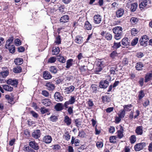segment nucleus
Here are the masks:
<instances>
[{
  "label": "nucleus",
  "mask_w": 152,
  "mask_h": 152,
  "mask_svg": "<svg viewBox=\"0 0 152 152\" xmlns=\"http://www.w3.org/2000/svg\"><path fill=\"white\" fill-rule=\"evenodd\" d=\"M13 40V37H10L7 41L5 46L6 48L8 49L10 52L12 53H14L15 50V46L13 45H11Z\"/></svg>",
  "instance_id": "f257e3e1"
},
{
  "label": "nucleus",
  "mask_w": 152,
  "mask_h": 152,
  "mask_svg": "<svg viewBox=\"0 0 152 152\" xmlns=\"http://www.w3.org/2000/svg\"><path fill=\"white\" fill-rule=\"evenodd\" d=\"M113 31L115 34V37L116 40L121 39L122 36V28L121 27L117 26L113 29Z\"/></svg>",
  "instance_id": "f03ea898"
},
{
  "label": "nucleus",
  "mask_w": 152,
  "mask_h": 152,
  "mask_svg": "<svg viewBox=\"0 0 152 152\" xmlns=\"http://www.w3.org/2000/svg\"><path fill=\"white\" fill-rule=\"evenodd\" d=\"M148 40V36L146 35L143 36L140 39V45L143 46H146Z\"/></svg>",
  "instance_id": "7ed1b4c3"
},
{
  "label": "nucleus",
  "mask_w": 152,
  "mask_h": 152,
  "mask_svg": "<svg viewBox=\"0 0 152 152\" xmlns=\"http://www.w3.org/2000/svg\"><path fill=\"white\" fill-rule=\"evenodd\" d=\"M146 146V144L144 142L138 143L134 146V149L136 151H139L142 150Z\"/></svg>",
  "instance_id": "20e7f679"
},
{
  "label": "nucleus",
  "mask_w": 152,
  "mask_h": 152,
  "mask_svg": "<svg viewBox=\"0 0 152 152\" xmlns=\"http://www.w3.org/2000/svg\"><path fill=\"white\" fill-rule=\"evenodd\" d=\"M75 101V99L74 96H70V98L68 101H66L64 104V106L66 108H68V106L69 104H72L74 103Z\"/></svg>",
  "instance_id": "39448f33"
},
{
  "label": "nucleus",
  "mask_w": 152,
  "mask_h": 152,
  "mask_svg": "<svg viewBox=\"0 0 152 152\" xmlns=\"http://www.w3.org/2000/svg\"><path fill=\"white\" fill-rule=\"evenodd\" d=\"M75 89V87L74 86L72 85L68 87L64 88V92L65 94H69L73 92Z\"/></svg>",
  "instance_id": "423d86ee"
},
{
  "label": "nucleus",
  "mask_w": 152,
  "mask_h": 152,
  "mask_svg": "<svg viewBox=\"0 0 152 152\" xmlns=\"http://www.w3.org/2000/svg\"><path fill=\"white\" fill-rule=\"evenodd\" d=\"M54 97L56 100L57 102H61L63 100V97L59 92H56L55 93Z\"/></svg>",
  "instance_id": "0eeeda50"
},
{
  "label": "nucleus",
  "mask_w": 152,
  "mask_h": 152,
  "mask_svg": "<svg viewBox=\"0 0 152 152\" xmlns=\"http://www.w3.org/2000/svg\"><path fill=\"white\" fill-rule=\"evenodd\" d=\"M7 83L8 84L16 87L18 84V82L16 80L10 79L7 80Z\"/></svg>",
  "instance_id": "6e6552de"
},
{
  "label": "nucleus",
  "mask_w": 152,
  "mask_h": 152,
  "mask_svg": "<svg viewBox=\"0 0 152 152\" xmlns=\"http://www.w3.org/2000/svg\"><path fill=\"white\" fill-rule=\"evenodd\" d=\"M42 103L45 106H50L52 104L51 101L49 99L45 98L42 99Z\"/></svg>",
  "instance_id": "1a4fd4ad"
},
{
  "label": "nucleus",
  "mask_w": 152,
  "mask_h": 152,
  "mask_svg": "<svg viewBox=\"0 0 152 152\" xmlns=\"http://www.w3.org/2000/svg\"><path fill=\"white\" fill-rule=\"evenodd\" d=\"M124 12V9L122 8H119L116 12V16L118 18H120L123 15Z\"/></svg>",
  "instance_id": "9d476101"
},
{
  "label": "nucleus",
  "mask_w": 152,
  "mask_h": 152,
  "mask_svg": "<svg viewBox=\"0 0 152 152\" xmlns=\"http://www.w3.org/2000/svg\"><path fill=\"white\" fill-rule=\"evenodd\" d=\"M29 146L34 150H37L39 149V146L38 144L34 141H31L29 142Z\"/></svg>",
  "instance_id": "9b49d317"
},
{
  "label": "nucleus",
  "mask_w": 152,
  "mask_h": 152,
  "mask_svg": "<svg viewBox=\"0 0 152 152\" xmlns=\"http://www.w3.org/2000/svg\"><path fill=\"white\" fill-rule=\"evenodd\" d=\"M43 76L44 78L46 80L50 79L52 77V76L50 73L48 71H46L43 72Z\"/></svg>",
  "instance_id": "f8f14e48"
},
{
  "label": "nucleus",
  "mask_w": 152,
  "mask_h": 152,
  "mask_svg": "<svg viewBox=\"0 0 152 152\" xmlns=\"http://www.w3.org/2000/svg\"><path fill=\"white\" fill-rule=\"evenodd\" d=\"M94 23L99 24L101 21V18L99 15H95L94 17Z\"/></svg>",
  "instance_id": "ddd939ff"
},
{
  "label": "nucleus",
  "mask_w": 152,
  "mask_h": 152,
  "mask_svg": "<svg viewBox=\"0 0 152 152\" xmlns=\"http://www.w3.org/2000/svg\"><path fill=\"white\" fill-rule=\"evenodd\" d=\"M69 19V17L68 15H65L62 17L60 20V22L63 23H66L68 21Z\"/></svg>",
  "instance_id": "4468645a"
},
{
  "label": "nucleus",
  "mask_w": 152,
  "mask_h": 152,
  "mask_svg": "<svg viewBox=\"0 0 152 152\" xmlns=\"http://www.w3.org/2000/svg\"><path fill=\"white\" fill-rule=\"evenodd\" d=\"M43 140L46 143H50L52 140V138L49 135L46 136L43 138Z\"/></svg>",
  "instance_id": "2eb2a0df"
},
{
  "label": "nucleus",
  "mask_w": 152,
  "mask_h": 152,
  "mask_svg": "<svg viewBox=\"0 0 152 152\" xmlns=\"http://www.w3.org/2000/svg\"><path fill=\"white\" fill-rule=\"evenodd\" d=\"M83 37L80 36H77L75 37V41L79 44H81L83 42Z\"/></svg>",
  "instance_id": "dca6fc26"
},
{
  "label": "nucleus",
  "mask_w": 152,
  "mask_h": 152,
  "mask_svg": "<svg viewBox=\"0 0 152 152\" xmlns=\"http://www.w3.org/2000/svg\"><path fill=\"white\" fill-rule=\"evenodd\" d=\"M148 1L147 0H143L140 3L139 7L141 10L144 9L147 5Z\"/></svg>",
  "instance_id": "f3484780"
},
{
  "label": "nucleus",
  "mask_w": 152,
  "mask_h": 152,
  "mask_svg": "<svg viewBox=\"0 0 152 152\" xmlns=\"http://www.w3.org/2000/svg\"><path fill=\"white\" fill-rule=\"evenodd\" d=\"M60 50L59 47H55L53 48L52 50V54L53 55H56L58 54L60 52Z\"/></svg>",
  "instance_id": "a211bd4d"
},
{
  "label": "nucleus",
  "mask_w": 152,
  "mask_h": 152,
  "mask_svg": "<svg viewBox=\"0 0 152 152\" xmlns=\"http://www.w3.org/2000/svg\"><path fill=\"white\" fill-rule=\"evenodd\" d=\"M45 86L47 87V89L50 91L53 90L55 88L54 85L51 83H46Z\"/></svg>",
  "instance_id": "6ab92c4d"
},
{
  "label": "nucleus",
  "mask_w": 152,
  "mask_h": 152,
  "mask_svg": "<svg viewBox=\"0 0 152 152\" xmlns=\"http://www.w3.org/2000/svg\"><path fill=\"white\" fill-rule=\"evenodd\" d=\"M129 39L127 38H124L122 41V44L124 46H126L129 45Z\"/></svg>",
  "instance_id": "aec40b11"
},
{
  "label": "nucleus",
  "mask_w": 152,
  "mask_h": 152,
  "mask_svg": "<svg viewBox=\"0 0 152 152\" xmlns=\"http://www.w3.org/2000/svg\"><path fill=\"white\" fill-rule=\"evenodd\" d=\"M56 110L57 111H59L62 110L63 108V105L62 103H57L55 106Z\"/></svg>",
  "instance_id": "412c9836"
},
{
  "label": "nucleus",
  "mask_w": 152,
  "mask_h": 152,
  "mask_svg": "<svg viewBox=\"0 0 152 152\" xmlns=\"http://www.w3.org/2000/svg\"><path fill=\"white\" fill-rule=\"evenodd\" d=\"M84 28L87 30H91L92 28V26L88 21H86L85 22Z\"/></svg>",
  "instance_id": "4be33fe9"
},
{
  "label": "nucleus",
  "mask_w": 152,
  "mask_h": 152,
  "mask_svg": "<svg viewBox=\"0 0 152 152\" xmlns=\"http://www.w3.org/2000/svg\"><path fill=\"white\" fill-rule=\"evenodd\" d=\"M73 59H70L67 60L66 61V68L67 69L69 68L72 65Z\"/></svg>",
  "instance_id": "5701e85b"
},
{
  "label": "nucleus",
  "mask_w": 152,
  "mask_h": 152,
  "mask_svg": "<svg viewBox=\"0 0 152 152\" xmlns=\"http://www.w3.org/2000/svg\"><path fill=\"white\" fill-rule=\"evenodd\" d=\"M3 88L6 91H12L13 88L12 87L6 85H4L2 86Z\"/></svg>",
  "instance_id": "b1692460"
},
{
  "label": "nucleus",
  "mask_w": 152,
  "mask_h": 152,
  "mask_svg": "<svg viewBox=\"0 0 152 152\" xmlns=\"http://www.w3.org/2000/svg\"><path fill=\"white\" fill-rule=\"evenodd\" d=\"M143 66L142 63L138 62L136 64L135 67L137 70H140L142 69Z\"/></svg>",
  "instance_id": "393cba45"
},
{
  "label": "nucleus",
  "mask_w": 152,
  "mask_h": 152,
  "mask_svg": "<svg viewBox=\"0 0 152 152\" xmlns=\"http://www.w3.org/2000/svg\"><path fill=\"white\" fill-rule=\"evenodd\" d=\"M64 121L67 125H69L71 123V120L67 115H66L64 118Z\"/></svg>",
  "instance_id": "a878e982"
},
{
  "label": "nucleus",
  "mask_w": 152,
  "mask_h": 152,
  "mask_svg": "<svg viewBox=\"0 0 152 152\" xmlns=\"http://www.w3.org/2000/svg\"><path fill=\"white\" fill-rule=\"evenodd\" d=\"M152 77V74L147 73L145 75V82L146 83L149 81L151 80Z\"/></svg>",
  "instance_id": "bb28decb"
},
{
  "label": "nucleus",
  "mask_w": 152,
  "mask_h": 152,
  "mask_svg": "<svg viewBox=\"0 0 152 152\" xmlns=\"http://www.w3.org/2000/svg\"><path fill=\"white\" fill-rule=\"evenodd\" d=\"M50 71L52 73L56 74L57 71V69L56 67L54 66H52L49 69Z\"/></svg>",
  "instance_id": "cd10ccee"
},
{
  "label": "nucleus",
  "mask_w": 152,
  "mask_h": 152,
  "mask_svg": "<svg viewBox=\"0 0 152 152\" xmlns=\"http://www.w3.org/2000/svg\"><path fill=\"white\" fill-rule=\"evenodd\" d=\"M14 62L16 65H20L23 63V60L22 58H17L15 60Z\"/></svg>",
  "instance_id": "c85d7f7f"
},
{
  "label": "nucleus",
  "mask_w": 152,
  "mask_h": 152,
  "mask_svg": "<svg viewBox=\"0 0 152 152\" xmlns=\"http://www.w3.org/2000/svg\"><path fill=\"white\" fill-rule=\"evenodd\" d=\"M131 104L125 105L124 106V110L125 111H129L131 110V108L132 107Z\"/></svg>",
  "instance_id": "c756f323"
},
{
  "label": "nucleus",
  "mask_w": 152,
  "mask_h": 152,
  "mask_svg": "<svg viewBox=\"0 0 152 152\" xmlns=\"http://www.w3.org/2000/svg\"><path fill=\"white\" fill-rule=\"evenodd\" d=\"M13 72L15 73H20L22 71V68L20 66H17L13 68Z\"/></svg>",
  "instance_id": "7c9ffc66"
},
{
  "label": "nucleus",
  "mask_w": 152,
  "mask_h": 152,
  "mask_svg": "<svg viewBox=\"0 0 152 152\" xmlns=\"http://www.w3.org/2000/svg\"><path fill=\"white\" fill-rule=\"evenodd\" d=\"M9 74V72L6 71L0 73V76L2 77V78L6 77Z\"/></svg>",
  "instance_id": "2f4dec72"
},
{
  "label": "nucleus",
  "mask_w": 152,
  "mask_h": 152,
  "mask_svg": "<svg viewBox=\"0 0 152 152\" xmlns=\"http://www.w3.org/2000/svg\"><path fill=\"white\" fill-rule=\"evenodd\" d=\"M117 68L116 66H114L111 67L110 69V72L111 74L114 75L115 74V72L117 71Z\"/></svg>",
  "instance_id": "473e14b6"
},
{
  "label": "nucleus",
  "mask_w": 152,
  "mask_h": 152,
  "mask_svg": "<svg viewBox=\"0 0 152 152\" xmlns=\"http://www.w3.org/2000/svg\"><path fill=\"white\" fill-rule=\"evenodd\" d=\"M137 7V3H135L131 4L130 9L132 12H134L136 10Z\"/></svg>",
  "instance_id": "72a5a7b5"
},
{
  "label": "nucleus",
  "mask_w": 152,
  "mask_h": 152,
  "mask_svg": "<svg viewBox=\"0 0 152 152\" xmlns=\"http://www.w3.org/2000/svg\"><path fill=\"white\" fill-rule=\"evenodd\" d=\"M143 128L142 126H139L137 127L135 130L136 133H142Z\"/></svg>",
  "instance_id": "f704fd0d"
},
{
  "label": "nucleus",
  "mask_w": 152,
  "mask_h": 152,
  "mask_svg": "<svg viewBox=\"0 0 152 152\" xmlns=\"http://www.w3.org/2000/svg\"><path fill=\"white\" fill-rule=\"evenodd\" d=\"M90 89L92 92L96 93L97 90V88L96 87V85L95 84H92L91 86Z\"/></svg>",
  "instance_id": "c9c22d12"
},
{
  "label": "nucleus",
  "mask_w": 152,
  "mask_h": 152,
  "mask_svg": "<svg viewBox=\"0 0 152 152\" xmlns=\"http://www.w3.org/2000/svg\"><path fill=\"white\" fill-rule=\"evenodd\" d=\"M138 38L137 37H136L132 41L131 44L132 46H134L136 45L138 42Z\"/></svg>",
  "instance_id": "e433bc0d"
},
{
  "label": "nucleus",
  "mask_w": 152,
  "mask_h": 152,
  "mask_svg": "<svg viewBox=\"0 0 152 152\" xmlns=\"http://www.w3.org/2000/svg\"><path fill=\"white\" fill-rule=\"evenodd\" d=\"M121 46V44L120 42H114L112 47L113 48L117 49L119 48Z\"/></svg>",
  "instance_id": "4c0bfd02"
},
{
  "label": "nucleus",
  "mask_w": 152,
  "mask_h": 152,
  "mask_svg": "<svg viewBox=\"0 0 152 152\" xmlns=\"http://www.w3.org/2000/svg\"><path fill=\"white\" fill-rule=\"evenodd\" d=\"M145 96V94L142 90H141L139 93L138 97L139 99L140 100Z\"/></svg>",
  "instance_id": "58836bf2"
},
{
  "label": "nucleus",
  "mask_w": 152,
  "mask_h": 152,
  "mask_svg": "<svg viewBox=\"0 0 152 152\" xmlns=\"http://www.w3.org/2000/svg\"><path fill=\"white\" fill-rule=\"evenodd\" d=\"M117 137L116 136H111L110 137V142L114 143L116 142Z\"/></svg>",
  "instance_id": "ea45409f"
},
{
  "label": "nucleus",
  "mask_w": 152,
  "mask_h": 152,
  "mask_svg": "<svg viewBox=\"0 0 152 152\" xmlns=\"http://www.w3.org/2000/svg\"><path fill=\"white\" fill-rule=\"evenodd\" d=\"M57 59L59 61L62 63H65L66 61V59L62 56H58Z\"/></svg>",
  "instance_id": "a19ab883"
},
{
  "label": "nucleus",
  "mask_w": 152,
  "mask_h": 152,
  "mask_svg": "<svg viewBox=\"0 0 152 152\" xmlns=\"http://www.w3.org/2000/svg\"><path fill=\"white\" fill-rule=\"evenodd\" d=\"M130 142L131 143H134L136 141V137L134 135H132L130 138Z\"/></svg>",
  "instance_id": "79ce46f5"
},
{
  "label": "nucleus",
  "mask_w": 152,
  "mask_h": 152,
  "mask_svg": "<svg viewBox=\"0 0 152 152\" xmlns=\"http://www.w3.org/2000/svg\"><path fill=\"white\" fill-rule=\"evenodd\" d=\"M41 113L42 114H44L48 112L49 111V109L45 108L44 107H41L40 109Z\"/></svg>",
  "instance_id": "37998d69"
},
{
  "label": "nucleus",
  "mask_w": 152,
  "mask_h": 152,
  "mask_svg": "<svg viewBox=\"0 0 152 152\" xmlns=\"http://www.w3.org/2000/svg\"><path fill=\"white\" fill-rule=\"evenodd\" d=\"M61 37L59 35H58L56 38L55 43H56L57 44L59 45L61 43Z\"/></svg>",
  "instance_id": "c03bdc74"
},
{
  "label": "nucleus",
  "mask_w": 152,
  "mask_h": 152,
  "mask_svg": "<svg viewBox=\"0 0 152 152\" xmlns=\"http://www.w3.org/2000/svg\"><path fill=\"white\" fill-rule=\"evenodd\" d=\"M118 116L122 118L124 117L125 115V111L124 110L121 111L120 113L118 114Z\"/></svg>",
  "instance_id": "a18cd8bd"
},
{
  "label": "nucleus",
  "mask_w": 152,
  "mask_h": 152,
  "mask_svg": "<svg viewBox=\"0 0 152 152\" xmlns=\"http://www.w3.org/2000/svg\"><path fill=\"white\" fill-rule=\"evenodd\" d=\"M99 86L100 88H104V80H102L99 83Z\"/></svg>",
  "instance_id": "49530a36"
},
{
  "label": "nucleus",
  "mask_w": 152,
  "mask_h": 152,
  "mask_svg": "<svg viewBox=\"0 0 152 152\" xmlns=\"http://www.w3.org/2000/svg\"><path fill=\"white\" fill-rule=\"evenodd\" d=\"M138 19L136 18L132 17L131 18L130 21L131 23H136L138 22Z\"/></svg>",
  "instance_id": "de8ad7c7"
},
{
  "label": "nucleus",
  "mask_w": 152,
  "mask_h": 152,
  "mask_svg": "<svg viewBox=\"0 0 152 152\" xmlns=\"http://www.w3.org/2000/svg\"><path fill=\"white\" fill-rule=\"evenodd\" d=\"M105 38L107 40H111L112 39V37L111 34L109 33H107L105 36Z\"/></svg>",
  "instance_id": "09e8293b"
},
{
  "label": "nucleus",
  "mask_w": 152,
  "mask_h": 152,
  "mask_svg": "<svg viewBox=\"0 0 152 152\" xmlns=\"http://www.w3.org/2000/svg\"><path fill=\"white\" fill-rule=\"evenodd\" d=\"M56 60V58L54 57H50L48 60V62L50 63L54 62Z\"/></svg>",
  "instance_id": "8fccbe9b"
},
{
  "label": "nucleus",
  "mask_w": 152,
  "mask_h": 152,
  "mask_svg": "<svg viewBox=\"0 0 152 152\" xmlns=\"http://www.w3.org/2000/svg\"><path fill=\"white\" fill-rule=\"evenodd\" d=\"M41 94L44 96L46 97H48L49 95V93L48 92L46 91L43 90L42 91Z\"/></svg>",
  "instance_id": "3c124183"
},
{
  "label": "nucleus",
  "mask_w": 152,
  "mask_h": 152,
  "mask_svg": "<svg viewBox=\"0 0 152 152\" xmlns=\"http://www.w3.org/2000/svg\"><path fill=\"white\" fill-rule=\"evenodd\" d=\"M138 32V31L135 28H132L131 31V33L132 35L135 36Z\"/></svg>",
  "instance_id": "603ef678"
},
{
  "label": "nucleus",
  "mask_w": 152,
  "mask_h": 152,
  "mask_svg": "<svg viewBox=\"0 0 152 152\" xmlns=\"http://www.w3.org/2000/svg\"><path fill=\"white\" fill-rule=\"evenodd\" d=\"M15 42L16 46H18L21 45V41L18 39H17L15 40Z\"/></svg>",
  "instance_id": "864d4df0"
},
{
  "label": "nucleus",
  "mask_w": 152,
  "mask_h": 152,
  "mask_svg": "<svg viewBox=\"0 0 152 152\" xmlns=\"http://www.w3.org/2000/svg\"><path fill=\"white\" fill-rule=\"evenodd\" d=\"M117 53L116 51H113L110 54V56L112 58H114L117 56Z\"/></svg>",
  "instance_id": "5fc2aeb1"
},
{
  "label": "nucleus",
  "mask_w": 152,
  "mask_h": 152,
  "mask_svg": "<svg viewBox=\"0 0 152 152\" xmlns=\"http://www.w3.org/2000/svg\"><path fill=\"white\" fill-rule=\"evenodd\" d=\"M31 113L32 114V116L34 118H37L38 117V114L34 111H31Z\"/></svg>",
  "instance_id": "6e6d98bb"
},
{
  "label": "nucleus",
  "mask_w": 152,
  "mask_h": 152,
  "mask_svg": "<svg viewBox=\"0 0 152 152\" xmlns=\"http://www.w3.org/2000/svg\"><path fill=\"white\" fill-rule=\"evenodd\" d=\"M73 107H69L68 108V112L70 114H71L73 113Z\"/></svg>",
  "instance_id": "4d7b16f0"
},
{
  "label": "nucleus",
  "mask_w": 152,
  "mask_h": 152,
  "mask_svg": "<svg viewBox=\"0 0 152 152\" xmlns=\"http://www.w3.org/2000/svg\"><path fill=\"white\" fill-rule=\"evenodd\" d=\"M88 104L89 107H92L94 105V104L92 101L91 99H89L88 101Z\"/></svg>",
  "instance_id": "13d9d810"
},
{
  "label": "nucleus",
  "mask_w": 152,
  "mask_h": 152,
  "mask_svg": "<svg viewBox=\"0 0 152 152\" xmlns=\"http://www.w3.org/2000/svg\"><path fill=\"white\" fill-rule=\"evenodd\" d=\"M32 136L36 139H38L40 137V134H32Z\"/></svg>",
  "instance_id": "bf43d9fd"
},
{
  "label": "nucleus",
  "mask_w": 152,
  "mask_h": 152,
  "mask_svg": "<svg viewBox=\"0 0 152 152\" xmlns=\"http://www.w3.org/2000/svg\"><path fill=\"white\" fill-rule=\"evenodd\" d=\"M115 131V128L113 126L110 127L109 128V132L110 133H113Z\"/></svg>",
  "instance_id": "052dcab7"
},
{
  "label": "nucleus",
  "mask_w": 152,
  "mask_h": 152,
  "mask_svg": "<svg viewBox=\"0 0 152 152\" xmlns=\"http://www.w3.org/2000/svg\"><path fill=\"white\" fill-rule=\"evenodd\" d=\"M121 118L119 117H116L115 118V121L116 123H118L121 121Z\"/></svg>",
  "instance_id": "680f3d73"
},
{
  "label": "nucleus",
  "mask_w": 152,
  "mask_h": 152,
  "mask_svg": "<svg viewBox=\"0 0 152 152\" xmlns=\"http://www.w3.org/2000/svg\"><path fill=\"white\" fill-rule=\"evenodd\" d=\"M96 145L98 148H101L103 146V144L101 142H98L96 143Z\"/></svg>",
  "instance_id": "e2e57ef3"
},
{
  "label": "nucleus",
  "mask_w": 152,
  "mask_h": 152,
  "mask_svg": "<svg viewBox=\"0 0 152 152\" xmlns=\"http://www.w3.org/2000/svg\"><path fill=\"white\" fill-rule=\"evenodd\" d=\"M144 79L143 78H140L139 81V83L141 86H142L143 85Z\"/></svg>",
  "instance_id": "0e129e2a"
},
{
  "label": "nucleus",
  "mask_w": 152,
  "mask_h": 152,
  "mask_svg": "<svg viewBox=\"0 0 152 152\" xmlns=\"http://www.w3.org/2000/svg\"><path fill=\"white\" fill-rule=\"evenodd\" d=\"M143 53L142 52L138 53L137 54V56L139 58H141L143 56Z\"/></svg>",
  "instance_id": "69168bd1"
},
{
  "label": "nucleus",
  "mask_w": 152,
  "mask_h": 152,
  "mask_svg": "<svg viewBox=\"0 0 152 152\" xmlns=\"http://www.w3.org/2000/svg\"><path fill=\"white\" fill-rule=\"evenodd\" d=\"M113 110V107H110L107 108L106 110L107 113H110Z\"/></svg>",
  "instance_id": "338daca9"
},
{
  "label": "nucleus",
  "mask_w": 152,
  "mask_h": 152,
  "mask_svg": "<svg viewBox=\"0 0 152 152\" xmlns=\"http://www.w3.org/2000/svg\"><path fill=\"white\" fill-rule=\"evenodd\" d=\"M25 50V48L22 46H20L18 48V51L19 52H23Z\"/></svg>",
  "instance_id": "774afa93"
}]
</instances>
